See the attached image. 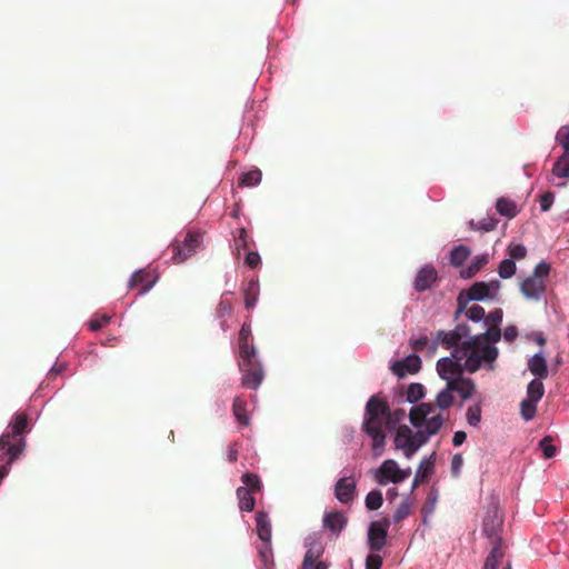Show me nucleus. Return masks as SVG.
Returning <instances> with one entry per match:
<instances>
[{
  "label": "nucleus",
  "instance_id": "c756f323",
  "mask_svg": "<svg viewBox=\"0 0 569 569\" xmlns=\"http://www.w3.org/2000/svg\"><path fill=\"white\" fill-rule=\"evenodd\" d=\"M552 173L558 178H569V152L567 150L553 164Z\"/></svg>",
  "mask_w": 569,
  "mask_h": 569
},
{
  "label": "nucleus",
  "instance_id": "3c124183",
  "mask_svg": "<svg viewBox=\"0 0 569 569\" xmlns=\"http://www.w3.org/2000/svg\"><path fill=\"white\" fill-rule=\"evenodd\" d=\"M410 510V503L409 502H402L399 508L395 512V520L400 521L403 518H406Z\"/></svg>",
  "mask_w": 569,
  "mask_h": 569
},
{
  "label": "nucleus",
  "instance_id": "8fccbe9b",
  "mask_svg": "<svg viewBox=\"0 0 569 569\" xmlns=\"http://www.w3.org/2000/svg\"><path fill=\"white\" fill-rule=\"evenodd\" d=\"M382 559L379 555H369L366 559V569H380Z\"/></svg>",
  "mask_w": 569,
  "mask_h": 569
},
{
  "label": "nucleus",
  "instance_id": "a19ab883",
  "mask_svg": "<svg viewBox=\"0 0 569 569\" xmlns=\"http://www.w3.org/2000/svg\"><path fill=\"white\" fill-rule=\"evenodd\" d=\"M508 254L513 261L521 260L526 257L527 249L520 243L512 242L508 246Z\"/></svg>",
  "mask_w": 569,
  "mask_h": 569
},
{
  "label": "nucleus",
  "instance_id": "4c0bfd02",
  "mask_svg": "<svg viewBox=\"0 0 569 569\" xmlns=\"http://www.w3.org/2000/svg\"><path fill=\"white\" fill-rule=\"evenodd\" d=\"M382 501V493L378 490H372L366 497V507L369 510H377L381 507Z\"/></svg>",
  "mask_w": 569,
  "mask_h": 569
},
{
  "label": "nucleus",
  "instance_id": "dca6fc26",
  "mask_svg": "<svg viewBox=\"0 0 569 569\" xmlns=\"http://www.w3.org/2000/svg\"><path fill=\"white\" fill-rule=\"evenodd\" d=\"M251 337V328L250 325L243 323L240 333H239V348H240V357L244 361L248 360L249 365L251 363V357L257 356V351L254 347H250L248 341Z\"/></svg>",
  "mask_w": 569,
  "mask_h": 569
},
{
  "label": "nucleus",
  "instance_id": "9d476101",
  "mask_svg": "<svg viewBox=\"0 0 569 569\" xmlns=\"http://www.w3.org/2000/svg\"><path fill=\"white\" fill-rule=\"evenodd\" d=\"M202 242V234L198 231H189L182 243L174 242L171 244L173 263H181L191 257Z\"/></svg>",
  "mask_w": 569,
  "mask_h": 569
},
{
  "label": "nucleus",
  "instance_id": "a211bd4d",
  "mask_svg": "<svg viewBox=\"0 0 569 569\" xmlns=\"http://www.w3.org/2000/svg\"><path fill=\"white\" fill-rule=\"evenodd\" d=\"M437 280V271L432 266H423L417 273L415 288L417 290H426L430 288Z\"/></svg>",
  "mask_w": 569,
  "mask_h": 569
},
{
  "label": "nucleus",
  "instance_id": "1a4fd4ad",
  "mask_svg": "<svg viewBox=\"0 0 569 569\" xmlns=\"http://www.w3.org/2000/svg\"><path fill=\"white\" fill-rule=\"evenodd\" d=\"M243 486L237 490L239 507L244 511H252L254 508L253 493L260 491L261 483L259 478L253 473H244L242 476Z\"/></svg>",
  "mask_w": 569,
  "mask_h": 569
},
{
  "label": "nucleus",
  "instance_id": "864d4df0",
  "mask_svg": "<svg viewBox=\"0 0 569 569\" xmlns=\"http://www.w3.org/2000/svg\"><path fill=\"white\" fill-rule=\"evenodd\" d=\"M499 526V521L495 519H486L483 525V530L488 536H493L496 532V528Z\"/></svg>",
  "mask_w": 569,
  "mask_h": 569
},
{
  "label": "nucleus",
  "instance_id": "49530a36",
  "mask_svg": "<svg viewBox=\"0 0 569 569\" xmlns=\"http://www.w3.org/2000/svg\"><path fill=\"white\" fill-rule=\"evenodd\" d=\"M556 140L563 147L565 150L569 149V126L561 127L557 134Z\"/></svg>",
  "mask_w": 569,
  "mask_h": 569
},
{
  "label": "nucleus",
  "instance_id": "f704fd0d",
  "mask_svg": "<svg viewBox=\"0 0 569 569\" xmlns=\"http://www.w3.org/2000/svg\"><path fill=\"white\" fill-rule=\"evenodd\" d=\"M467 421L472 427H478L481 421V406L480 403L471 405L467 409Z\"/></svg>",
  "mask_w": 569,
  "mask_h": 569
},
{
  "label": "nucleus",
  "instance_id": "69168bd1",
  "mask_svg": "<svg viewBox=\"0 0 569 569\" xmlns=\"http://www.w3.org/2000/svg\"><path fill=\"white\" fill-rule=\"evenodd\" d=\"M388 496H389L390 498H395V497L397 496V490H396V489H390V490L388 491Z\"/></svg>",
  "mask_w": 569,
  "mask_h": 569
},
{
  "label": "nucleus",
  "instance_id": "4468645a",
  "mask_svg": "<svg viewBox=\"0 0 569 569\" xmlns=\"http://www.w3.org/2000/svg\"><path fill=\"white\" fill-rule=\"evenodd\" d=\"M420 368L421 360L416 355H409L403 360L396 361L391 366L392 372L399 378H403L407 375H415L420 370Z\"/></svg>",
  "mask_w": 569,
  "mask_h": 569
},
{
  "label": "nucleus",
  "instance_id": "6ab92c4d",
  "mask_svg": "<svg viewBox=\"0 0 569 569\" xmlns=\"http://www.w3.org/2000/svg\"><path fill=\"white\" fill-rule=\"evenodd\" d=\"M22 451V443L21 441H18V443H12L10 440L9 435H3L0 438V460L9 456V465H11L14 459L20 455Z\"/></svg>",
  "mask_w": 569,
  "mask_h": 569
},
{
  "label": "nucleus",
  "instance_id": "774afa93",
  "mask_svg": "<svg viewBox=\"0 0 569 569\" xmlns=\"http://www.w3.org/2000/svg\"><path fill=\"white\" fill-rule=\"evenodd\" d=\"M505 569H511V568H510V566H508V567H507V568H505Z\"/></svg>",
  "mask_w": 569,
  "mask_h": 569
},
{
  "label": "nucleus",
  "instance_id": "4d7b16f0",
  "mask_svg": "<svg viewBox=\"0 0 569 569\" xmlns=\"http://www.w3.org/2000/svg\"><path fill=\"white\" fill-rule=\"evenodd\" d=\"M467 438V435L463 432V431H457L455 435H453V445L455 446H460L465 442Z\"/></svg>",
  "mask_w": 569,
  "mask_h": 569
},
{
  "label": "nucleus",
  "instance_id": "5701e85b",
  "mask_svg": "<svg viewBox=\"0 0 569 569\" xmlns=\"http://www.w3.org/2000/svg\"><path fill=\"white\" fill-rule=\"evenodd\" d=\"M410 345H411L412 349H415L416 351L427 350L430 356H432L437 349V343L435 341V338L430 339L423 335L411 338Z\"/></svg>",
  "mask_w": 569,
  "mask_h": 569
},
{
  "label": "nucleus",
  "instance_id": "412c9836",
  "mask_svg": "<svg viewBox=\"0 0 569 569\" xmlns=\"http://www.w3.org/2000/svg\"><path fill=\"white\" fill-rule=\"evenodd\" d=\"M453 392H458L462 400L471 398L476 391L473 381L469 378H460L455 382H450Z\"/></svg>",
  "mask_w": 569,
  "mask_h": 569
},
{
  "label": "nucleus",
  "instance_id": "58836bf2",
  "mask_svg": "<svg viewBox=\"0 0 569 569\" xmlns=\"http://www.w3.org/2000/svg\"><path fill=\"white\" fill-rule=\"evenodd\" d=\"M497 213H515L517 211V204L510 199L500 198L496 203Z\"/></svg>",
  "mask_w": 569,
  "mask_h": 569
},
{
  "label": "nucleus",
  "instance_id": "2f4dec72",
  "mask_svg": "<svg viewBox=\"0 0 569 569\" xmlns=\"http://www.w3.org/2000/svg\"><path fill=\"white\" fill-rule=\"evenodd\" d=\"M473 229L488 232L496 228L497 220L492 216H481L480 219L470 221Z\"/></svg>",
  "mask_w": 569,
  "mask_h": 569
},
{
  "label": "nucleus",
  "instance_id": "c9c22d12",
  "mask_svg": "<svg viewBox=\"0 0 569 569\" xmlns=\"http://www.w3.org/2000/svg\"><path fill=\"white\" fill-rule=\"evenodd\" d=\"M516 272V263L512 259H505L500 262L498 273L501 278H511Z\"/></svg>",
  "mask_w": 569,
  "mask_h": 569
},
{
  "label": "nucleus",
  "instance_id": "393cba45",
  "mask_svg": "<svg viewBox=\"0 0 569 569\" xmlns=\"http://www.w3.org/2000/svg\"><path fill=\"white\" fill-rule=\"evenodd\" d=\"M436 461V453L421 460L416 471V482H423L432 473Z\"/></svg>",
  "mask_w": 569,
  "mask_h": 569
},
{
  "label": "nucleus",
  "instance_id": "a878e982",
  "mask_svg": "<svg viewBox=\"0 0 569 569\" xmlns=\"http://www.w3.org/2000/svg\"><path fill=\"white\" fill-rule=\"evenodd\" d=\"M257 521V533L259 538L269 543L271 539V525L266 513L258 512L256 517Z\"/></svg>",
  "mask_w": 569,
  "mask_h": 569
},
{
  "label": "nucleus",
  "instance_id": "2eb2a0df",
  "mask_svg": "<svg viewBox=\"0 0 569 569\" xmlns=\"http://www.w3.org/2000/svg\"><path fill=\"white\" fill-rule=\"evenodd\" d=\"M323 552L321 543L312 541L308 543V550L303 559V569H328L327 565L320 560Z\"/></svg>",
  "mask_w": 569,
  "mask_h": 569
},
{
  "label": "nucleus",
  "instance_id": "338daca9",
  "mask_svg": "<svg viewBox=\"0 0 569 569\" xmlns=\"http://www.w3.org/2000/svg\"><path fill=\"white\" fill-rule=\"evenodd\" d=\"M420 482H416V479L412 482V490L419 485Z\"/></svg>",
  "mask_w": 569,
  "mask_h": 569
},
{
  "label": "nucleus",
  "instance_id": "6e6552de",
  "mask_svg": "<svg viewBox=\"0 0 569 569\" xmlns=\"http://www.w3.org/2000/svg\"><path fill=\"white\" fill-rule=\"evenodd\" d=\"M411 473L410 467L402 469L396 460L388 459L375 470L373 478L379 485L386 486L390 482L400 483L408 479Z\"/></svg>",
  "mask_w": 569,
  "mask_h": 569
},
{
  "label": "nucleus",
  "instance_id": "e2e57ef3",
  "mask_svg": "<svg viewBox=\"0 0 569 569\" xmlns=\"http://www.w3.org/2000/svg\"><path fill=\"white\" fill-rule=\"evenodd\" d=\"M270 553V550L269 549H266V550H261V556L264 560H267L268 556Z\"/></svg>",
  "mask_w": 569,
  "mask_h": 569
},
{
  "label": "nucleus",
  "instance_id": "cd10ccee",
  "mask_svg": "<svg viewBox=\"0 0 569 569\" xmlns=\"http://www.w3.org/2000/svg\"><path fill=\"white\" fill-rule=\"evenodd\" d=\"M471 251L466 246H456L451 249L449 260L451 266L459 268L469 258Z\"/></svg>",
  "mask_w": 569,
  "mask_h": 569
},
{
  "label": "nucleus",
  "instance_id": "20e7f679",
  "mask_svg": "<svg viewBox=\"0 0 569 569\" xmlns=\"http://www.w3.org/2000/svg\"><path fill=\"white\" fill-rule=\"evenodd\" d=\"M500 291L498 280L475 282L469 289L462 290L458 296L459 308H465L470 301L493 300Z\"/></svg>",
  "mask_w": 569,
  "mask_h": 569
},
{
  "label": "nucleus",
  "instance_id": "72a5a7b5",
  "mask_svg": "<svg viewBox=\"0 0 569 569\" xmlns=\"http://www.w3.org/2000/svg\"><path fill=\"white\" fill-rule=\"evenodd\" d=\"M501 322H502V310L501 309L493 310L485 319V325L487 326L486 331L497 330L501 335V331L499 328Z\"/></svg>",
  "mask_w": 569,
  "mask_h": 569
},
{
  "label": "nucleus",
  "instance_id": "4be33fe9",
  "mask_svg": "<svg viewBox=\"0 0 569 569\" xmlns=\"http://www.w3.org/2000/svg\"><path fill=\"white\" fill-rule=\"evenodd\" d=\"M153 283L154 279L150 276V273L140 270L133 273L130 279L129 287H140L139 293L143 295L153 286Z\"/></svg>",
  "mask_w": 569,
  "mask_h": 569
},
{
  "label": "nucleus",
  "instance_id": "473e14b6",
  "mask_svg": "<svg viewBox=\"0 0 569 569\" xmlns=\"http://www.w3.org/2000/svg\"><path fill=\"white\" fill-rule=\"evenodd\" d=\"M262 173L259 169H252L241 174L240 184L244 187H254L261 182Z\"/></svg>",
  "mask_w": 569,
  "mask_h": 569
},
{
  "label": "nucleus",
  "instance_id": "f03ea898",
  "mask_svg": "<svg viewBox=\"0 0 569 569\" xmlns=\"http://www.w3.org/2000/svg\"><path fill=\"white\" fill-rule=\"evenodd\" d=\"M528 368L532 375L539 379H533L527 387V397L521 401L520 410L525 420H531L537 411V403L545 393L541 379L548 376V367L546 358L541 353H537L528 361Z\"/></svg>",
  "mask_w": 569,
  "mask_h": 569
},
{
  "label": "nucleus",
  "instance_id": "6e6d98bb",
  "mask_svg": "<svg viewBox=\"0 0 569 569\" xmlns=\"http://www.w3.org/2000/svg\"><path fill=\"white\" fill-rule=\"evenodd\" d=\"M517 335H518V332H517L516 327H512V326H511V327H507V328L505 329L503 338H505L507 341L511 342V341H513V340H515V338L517 337Z\"/></svg>",
  "mask_w": 569,
  "mask_h": 569
},
{
  "label": "nucleus",
  "instance_id": "f3484780",
  "mask_svg": "<svg viewBox=\"0 0 569 569\" xmlns=\"http://www.w3.org/2000/svg\"><path fill=\"white\" fill-rule=\"evenodd\" d=\"M356 480L352 477L341 478L336 485V497L340 502H349L353 499Z\"/></svg>",
  "mask_w": 569,
  "mask_h": 569
},
{
  "label": "nucleus",
  "instance_id": "bf43d9fd",
  "mask_svg": "<svg viewBox=\"0 0 569 569\" xmlns=\"http://www.w3.org/2000/svg\"><path fill=\"white\" fill-rule=\"evenodd\" d=\"M452 463H453V469H455V470H458V469H459V467H460V466H461V463H462V460H461V458H460V457H455V458H453Z\"/></svg>",
  "mask_w": 569,
  "mask_h": 569
},
{
  "label": "nucleus",
  "instance_id": "423d86ee",
  "mask_svg": "<svg viewBox=\"0 0 569 569\" xmlns=\"http://www.w3.org/2000/svg\"><path fill=\"white\" fill-rule=\"evenodd\" d=\"M549 272L550 264L545 261L539 262L536 266L533 273L521 282V293L529 300H539L545 293V280Z\"/></svg>",
  "mask_w": 569,
  "mask_h": 569
},
{
  "label": "nucleus",
  "instance_id": "680f3d73",
  "mask_svg": "<svg viewBox=\"0 0 569 569\" xmlns=\"http://www.w3.org/2000/svg\"><path fill=\"white\" fill-rule=\"evenodd\" d=\"M236 459H237V453H236V451L231 450L229 453V460L234 461Z\"/></svg>",
  "mask_w": 569,
  "mask_h": 569
},
{
  "label": "nucleus",
  "instance_id": "09e8293b",
  "mask_svg": "<svg viewBox=\"0 0 569 569\" xmlns=\"http://www.w3.org/2000/svg\"><path fill=\"white\" fill-rule=\"evenodd\" d=\"M553 194L550 192H546L540 197L539 203H540V210L541 211H548L552 203H553Z\"/></svg>",
  "mask_w": 569,
  "mask_h": 569
},
{
  "label": "nucleus",
  "instance_id": "b1692460",
  "mask_svg": "<svg viewBox=\"0 0 569 569\" xmlns=\"http://www.w3.org/2000/svg\"><path fill=\"white\" fill-rule=\"evenodd\" d=\"M453 391L450 388V385H446V387L437 393L435 407L442 412L443 410L449 409L453 405Z\"/></svg>",
  "mask_w": 569,
  "mask_h": 569
},
{
  "label": "nucleus",
  "instance_id": "ddd939ff",
  "mask_svg": "<svg viewBox=\"0 0 569 569\" xmlns=\"http://www.w3.org/2000/svg\"><path fill=\"white\" fill-rule=\"evenodd\" d=\"M389 527L388 520L373 521L369 527L368 539L372 550H380L386 540L387 530Z\"/></svg>",
  "mask_w": 569,
  "mask_h": 569
},
{
  "label": "nucleus",
  "instance_id": "de8ad7c7",
  "mask_svg": "<svg viewBox=\"0 0 569 569\" xmlns=\"http://www.w3.org/2000/svg\"><path fill=\"white\" fill-rule=\"evenodd\" d=\"M542 452H543V456L546 458H552L556 452H557V449L556 447L552 445L551 442V439L550 438H543L540 443H539Z\"/></svg>",
  "mask_w": 569,
  "mask_h": 569
},
{
  "label": "nucleus",
  "instance_id": "0e129e2a",
  "mask_svg": "<svg viewBox=\"0 0 569 569\" xmlns=\"http://www.w3.org/2000/svg\"><path fill=\"white\" fill-rule=\"evenodd\" d=\"M536 340H537V342H538L539 345H543V343H545V339L542 338V336H541L540 333H539V335H537Z\"/></svg>",
  "mask_w": 569,
  "mask_h": 569
},
{
  "label": "nucleus",
  "instance_id": "79ce46f5",
  "mask_svg": "<svg viewBox=\"0 0 569 569\" xmlns=\"http://www.w3.org/2000/svg\"><path fill=\"white\" fill-rule=\"evenodd\" d=\"M233 413L239 422L248 425V417L246 416L244 402L239 398H237L233 402Z\"/></svg>",
  "mask_w": 569,
  "mask_h": 569
},
{
  "label": "nucleus",
  "instance_id": "ea45409f",
  "mask_svg": "<svg viewBox=\"0 0 569 569\" xmlns=\"http://www.w3.org/2000/svg\"><path fill=\"white\" fill-rule=\"evenodd\" d=\"M425 395L423 386L420 383H412L407 390V399L409 402H417Z\"/></svg>",
  "mask_w": 569,
  "mask_h": 569
},
{
  "label": "nucleus",
  "instance_id": "aec40b11",
  "mask_svg": "<svg viewBox=\"0 0 569 569\" xmlns=\"http://www.w3.org/2000/svg\"><path fill=\"white\" fill-rule=\"evenodd\" d=\"M489 254L481 253L476 256L467 267L460 270V277L463 279H470L476 276L485 266L489 262Z\"/></svg>",
  "mask_w": 569,
  "mask_h": 569
},
{
  "label": "nucleus",
  "instance_id": "5fc2aeb1",
  "mask_svg": "<svg viewBox=\"0 0 569 569\" xmlns=\"http://www.w3.org/2000/svg\"><path fill=\"white\" fill-rule=\"evenodd\" d=\"M110 320L108 316H102L101 319H92L89 322V327L92 331L99 330L104 323H107Z\"/></svg>",
  "mask_w": 569,
  "mask_h": 569
},
{
  "label": "nucleus",
  "instance_id": "a18cd8bd",
  "mask_svg": "<svg viewBox=\"0 0 569 569\" xmlns=\"http://www.w3.org/2000/svg\"><path fill=\"white\" fill-rule=\"evenodd\" d=\"M500 558V550L498 547H495L491 553L487 557L483 569H497Z\"/></svg>",
  "mask_w": 569,
  "mask_h": 569
},
{
  "label": "nucleus",
  "instance_id": "37998d69",
  "mask_svg": "<svg viewBox=\"0 0 569 569\" xmlns=\"http://www.w3.org/2000/svg\"><path fill=\"white\" fill-rule=\"evenodd\" d=\"M27 417L23 413H17L11 422L12 432L14 435L22 433L27 428Z\"/></svg>",
  "mask_w": 569,
  "mask_h": 569
},
{
  "label": "nucleus",
  "instance_id": "f257e3e1",
  "mask_svg": "<svg viewBox=\"0 0 569 569\" xmlns=\"http://www.w3.org/2000/svg\"><path fill=\"white\" fill-rule=\"evenodd\" d=\"M500 340V333L497 330L486 331L457 346L453 350V357L458 360H465V369L469 373L478 371L480 368L488 370L495 369V361L499 351L495 343Z\"/></svg>",
  "mask_w": 569,
  "mask_h": 569
},
{
  "label": "nucleus",
  "instance_id": "c03bdc74",
  "mask_svg": "<svg viewBox=\"0 0 569 569\" xmlns=\"http://www.w3.org/2000/svg\"><path fill=\"white\" fill-rule=\"evenodd\" d=\"M486 312L485 309L478 305L471 306L469 309L466 310V317L475 322H478L480 320H485Z\"/></svg>",
  "mask_w": 569,
  "mask_h": 569
},
{
  "label": "nucleus",
  "instance_id": "7ed1b4c3",
  "mask_svg": "<svg viewBox=\"0 0 569 569\" xmlns=\"http://www.w3.org/2000/svg\"><path fill=\"white\" fill-rule=\"evenodd\" d=\"M409 417L412 426L426 436L427 440L440 430L445 420L442 412L429 402L415 406Z\"/></svg>",
  "mask_w": 569,
  "mask_h": 569
},
{
  "label": "nucleus",
  "instance_id": "39448f33",
  "mask_svg": "<svg viewBox=\"0 0 569 569\" xmlns=\"http://www.w3.org/2000/svg\"><path fill=\"white\" fill-rule=\"evenodd\" d=\"M390 413L386 401L378 397H371L366 408V420L363 428L366 432L383 431V427L389 422Z\"/></svg>",
  "mask_w": 569,
  "mask_h": 569
},
{
  "label": "nucleus",
  "instance_id": "e433bc0d",
  "mask_svg": "<svg viewBox=\"0 0 569 569\" xmlns=\"http://www.w3.org/2000/svg\"><path fill=\"white\" fill-rule=\"evenodd\" d=\"M372 438V450L375 456H380L385 448V433L383 431L367 432Z\"/></svg>",
  "mask_w": 569,
  "mask_h": 569
},
{
  "label": "nucleus",
  "instance_id": "0eeeda50",
  "mask_svg": "<svg viewBox=\"0 0 569 569\" xmlns=\"http://www.w3.org/2000/svg\"><path fill=\"white\" fill-rule=\"evenodd\" d=\"M426 441V436L421 435L419 430L415 433L408 426L403 425L396 432L395 447L401 450L406 458L410 459Z\"/></svg>",
  "mask_w": 569,
  "mask_h": 569
},
{
  "label": "nucleus",
  "instance_id": "9b49d317",
  "mask_svg": "<svg viewBox=\"0 0 569 569\" xmlns=\"http://www.w3.org/2000/svg\"><path fill=\"white\" fill-rule=\"evenodd\" d=\"M465 371V360H458L453 355L441 358L437 362V372L446 381V385L462 378Z\"/></svg>",
  "mask_w": 569,
  "mask_h": 569
},
{
  "label": "nucleus",
  "instance_id": "f8f14e48",
  "mask_svg": "<svg viewBox=\"0 0 569 569\" xmlns=\"http://www.w3.org/2000/svg\"><path fill=\"white\" fill-rule=\"evenodd\" d=\"M240 369L243 372V376H242L243 386L257 389L263 379V373H262L261 367L256 361V357H251L250 365H249L248 360L244 361L243 359H241Z\"/></svg>",
  "mask_w": 569,
  "mask_h": 569
},
{
  "label": "nucleus",
  "instance_id": "7c9ffc66",
  "mask_svg": "<svg viewBox=\"0 0 569 569\" xmlns=\"http://www.w3.org/2000/svg\"><path fill=\"white\" fill-rule=\"evenodd\" d=\"M458 340H459V336L456 332H453V331H449V332L438 331L436 337H435V341L437 343V347L439 345H441L446 349H449V348L456 346Z\"/></svg>",
  "mask_w": 569,
  "mask_h": 569
},
{
  "label": "nucleus",
  "instance_id": "c85d7f7f",
  "mask_svg": "<svg viewBox=\"0 0 569 569\" xmlns=\"http://www.w3.org/2000/svg\"><path fill=\"white\" fill-rule=\"evenodd\" d=\"M259 296V282L252 279L244 290V305L246 308L251 309L256 306Z\"/></svg>",
  "mask_w": 569,
  "mask_h": 569
},
{
  "label": "nucleus",
  "instance_id": "603ef678",
  "mask_svg": "<svg viewBox=\"0 0 569 569\" xmlns=\"http://www.w3.org/2000/svg\"><path fill=\"white\" fill-rule=\"evenodd\" d=\"M261 259H260V256L258 252H254V251H251L247 254L246 257V263L250 267V268H256L259 266Z\"/></svg>",
  "mask_w": 569,
  "mask_h": 569
},
{
  "label": "nucleus",
  "instance_id": "13d9d810",
  "mask_svg": "<svg viewBox=\"0 0 569 569\" xmlns=\"http://www.w3.org/2000/svg\"><path fill=\"white\" fill-rule=\"evenodd\" d=\"M218 312H219L220 315L230 313V312H231V305H230L229 302L222 301V302L219 305Z\"/></svg>",
  "mask_w": 569,
  "mask_h": 569
},
{
  "label": "nucleus",
  "instance_id": "bb28decb",
  "mask_svg": "<svg viewBox=\"0 0 569 569\" xmlns=\"http://www.w3.org/2000/svg\"><path fill=\"white\" fill-rule=\"evenodd\" d=\"M346 517L341 512H330L323 518V525L331 531L339 532L346 526Z\"/></svg>",
  "mask_w": 569,
  "mask_h": 569
},
{
  "label": "nucleus",
  "instance_id": "052dcab7",
  "mask_svg": "<svg viewBox=\"0 0 569 569\" xmlns=\"http://www.w3.org/2000/svg\"><path fill=\"white\" fill-rule=\"evenodd\" d=\"M393 416H395V419H396L397 421H399V420H401V419H403V418H405V411H402V410L395 411Z\"/></svg>",
  "mask_w": 569,
  "mask_h": 569
}]
</instances>
